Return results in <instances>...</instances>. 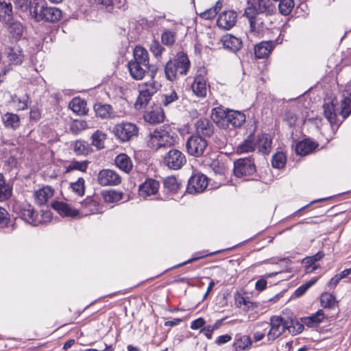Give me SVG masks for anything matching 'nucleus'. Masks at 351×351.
<instances>
[{"label":"nucleus","mask_w":351,"mask_h":351,"mask_svg":"<svg viewBox=\"0 0 351 351\" xmlns=\"http://www.w3.org/2000/svg\"><path fill=\"white\" fill-rule=\"evenodd\" d=\"M324 114L332 126L337 130L340 124L351 114V86H347L342 94L340 110L336 109L334 101L323 106Z\"/></svg>","instance_id":"obj_1"},{"label":"nucleus","mask_w":351,"mask_h":351,"mask_svg":"<svg viewBox=\"0 0 351 351\" xmlns=\"http://www.w3.org/2000/svg\"><path fill=\"white\" fill-rule=\"evenodd\" d=\"M130 76L135 80H141L149 71L150 77L154 78L157 68L149 63L148 51L141 46H136L133 50V59L128 62Z\"/></svg>","instance_id":"obj_2"},{"label":"nucleus","mask_w":351,"mask_h":351,"mask_svg":"<svg viewBox=\"0 0 351 351\" xmlns=\"http://www.w3.org/2000/svg\"><path fill=\"white\" fill-rule=\"evenodd\" d=\"M212 119L219 127L228 129L241 127L245 121L244 113L232 110L216 108L213 110Z\"/></svg>","instance_id":"obj_3"},{"label":"nucleus","mask_w":351,"mask_h":351,"mask_svg":"<svg viewBox=\"0 0 351 351\" xmlns=\"http://www.w3.org/2000/svg\"><path fill=\"white\" fill-rule=\"evenodd\" d=\"M33 19L36 21L55 23L62 17V11L58 8L49 6L45 0L33 1Z\"/></svg>","instance_id":"obj_4"},{"label":"nucleus","mask_w":351,"mask_h":351,"mask_svg":"<svg viewBox=\"0 0 351 351\" xmlns=\"http://www.w3.org/2000/svg\"><path fill=\"white\" fill-rule=\"evenodd\" d=\"M190 61L186 54L178 53L173 60H169L165 67L166 78L173 82L178 75H186L190 68Z\"/></svg>","instance_id":"obj_5"},{"label":"nucleus","mask_w":351,"mask_h":351,"mask_svg":"<svg viewBox=\"0 0 351 351\" xmlns=\"http://www.w3.org/2000/svg\"><path fill=\"white\" fill-rule=\"evenodd\" d=\"M147 146L154 150L171 147L174 143L173 136L162 128L150 132L146 138Z\"/></svg>","instance_id":"obj_6"},{"label":"nucleus","mask_w":351,"mask_h":351,"mask_svg":"<svg viewBox=\"0 0 351 351\" xmlns=\"http://www.w3.org/2000/svg\"><path fill=\"white\" fill-rule=\"evenodd\" d=\"M139 95L134 104L136 110L144 109L149 103L153 95L157 93L159 85L156 82L154 78H152L147 82L139 84Z\"/></svg>","instance_id":"obj_7"},{"label":"nucleus","mask_w":351,"mask_h":351,"mask_svg":"<svg viewBox=\"0 0 351 351\" xmlns=\"http://www.w3.org/2000/svg\"><path fill=\"white\" fill-rule=\"evenodd\" d=\"M19 215L23 220L33 226H38L43 221L45 222L51 219V213L46 212V220L40 219L38 213L35 210L34 208L27 202L22 203L19 206Z\"/></svg>","instance_id":"obj_8"},{"label":"nucleus","mask_w":351,"mask_h":351,"mask_svg":"<svg viewBox=\"0 0 351 351\" xmlns=\"http://www.w3.org/2000/svg\"><path fill=\"white\" fill-rule=\"evenodd\" d=\"M207 147L208 141L199 135H191L186 143L187 153L197 158L204 155Z\"/></svg>","instance_id":"obj_9"},{"label":"nucleus","mask_w":351,"mask_h":351,"mask_svg":"<svg viewBox=\"0 0 351 351\" xmlns=\"http://www.w3.org/2000/svg\"><path fill=\"white\" fill-rule=\"evenodd\" d=\"M113 132L121 141H128L138 135V128L134 123L123 122L114 126Z\"/></svg>","instance_id":"obj_10"},{"label":"nucleus","mask_w":351,"mask_h":351,"mask_svg":"<svg viewBox=\"0 0 351 351\" xmlns=\"http://www.w3.org/2000/svg\"><path fill=\"white\" fill-rule=\"evenodd\" d=\"M186 162L184 154L176 149H170L164 157V163L169 169H179Z\"/></svg>","instance_id":"obj_11"},{"label":"nucleus","mask_w":351,"mask_h":351,"mask_svg":"<svg viewBox=\"0 0 351 351\" xmlns=\"http://www.w3.org/2000/svg\"><path fill=\"white\" fill-rule=\"evenodd\" d=\"M255 171L254 160L250 157L239 158L234 162V173L238 178L252 175Z\"/></svg>","instance_id":"obj_12"},{"label":"nucleus","mask_w":351,"mask_h":351,"mask_svg":"<svg viewBox=\"0 0 351 351\" xmlns=\"http://www.w3.org/2000/svg\"><path fill=\"white\" fill-rule=\"evenodd\" d=\"M208 186L207 177L202 173H196L191 177L186 187V191L191 194L203 192Z\"/></svg>","instance_id":"obj_13"},{"label":"nucleus","mask_w":351,"mask_h":351,"mask_svg":"<svg viewBox=\"0 0 351 351\" xmlns=\"http://www.w3.org/2000/svg\"><path fill=\"white\" fill-rule=\"evenodd\" d=\"M247 8H253L254 13L259 15H271L276 10V6L271 0H247Z\"/></svg>","instance_id":"obj_14"},{"label":"nucleus","mask_w":351,"mask_h":351,"mask_svg":"<svg viewBox=\"0 0 351 351\" xmlns=\"http://www.w3.org/2000/svg\"><path fill=\"white\" fill-rule=\"evenodd\" d=\"M244 16H246L249 21L250 32L252 33L259 34L263 32L265 27L263 19L259 14L254 13L253 8H246Z\"/></svg>","instance_id":"obj_15"},{"label":"nucleus","mask_w":351,"mask_h":351,"mask_svg":"<svg viewBox=\"0 0 351 351\" xmlns=\"http://www.w3.org/2000/svg\"><path fill=\"white\" fill-rule=\"evenodd\" d=\"M270 329L267 333L269 341H274L285 332V319L280 316H272L270 318Z\"/></svg>","instance_id":"obj_16"},{"label":"nucleus","mask_w":351,"mask_h":351,"mask_svg":"<svg viewBox=\"0 0 351 351\" xmlns=\"http://www.w3.org/2000/svg\"><path fill=\"white\" fill-rule=\"evenodd\" d=\"M97 181L101 186H114L121 183V178L114 170L102 169L98 173Z\"/></svg>","instance_id":"obj_17"},{"label":"nucleus","mask_w":351,"mask_h":351,"mask_svg":"<svg viewBox=\"0 0 351 351\" xmlns=\"http://www.w3.org/2000/svg\"><path fill=\"white\" fill-rule=\"evenodd\" d=\"M237 21V14L234 10H226L221 12L217 19V25L223 29H230Z\"/></svg>","instance_id":"obj_18"},{"label":"nucleus","mask_w":351,"mask_h":351,"mask_svg":"<svg viewBox=\"0 0 351 351\" xmlns=\"http://www.w3.org/2000/svg\"><path fill=\"white\" fill-rule=\"evenodd\" d=\"M197 134L204 137H210L214 132V128L210 121L206 118H200L195 123Z\"/></svg>","instance_id":"obj_19"},{"label":"nucleus","mask_w":351,"mask_h":351,"mask_svg":"<svg viewBox=\"0 0 351 351\" xmlns=\"http://www.w3.org/2000/svg\"><path fill=\"white\" fill-rule=\"evenodd\" d=\"M191 88L194 95L198 97H205L207 93V84L204 76L202 74H197L194 77Z\"/></svg>","instance_id":"obj_20"},{"label":"nucleus","mask_w":351,"mask_h":351,"mask_svg":"<svg viewBox=\"0 0 351 351\" xmlns=\"http://www.w3.org/2000/svg\"><path fill=\"white\" fill-rule=\"evenodd\" d=\"M271 143L272 140L269 134H258L255 141V148L258 149V152L267 155L271 151Z\"/></svg>","instance_id":"obj_21"},{"label":"nucleus","mask_w":351,"mask_h":351,"mask_svg":"<svg viewBox=\"0 0 351 351\" xmlns=\"http://www.w3.org/2000/svg\"><path fill=\"white\" fill-rule=\"evenodd\" d=\"M94 110L97 117L101 119H108L121 116L114 112L112 106L110 104H95L94 105Z\"/></svg>","instance_id":"obj_22"},{"label":"nucleus","mask_w":351,"mask_h":351,"mask_svg":"<svg viewBox=\"0 0 351 351\" xmlns=\"http://www.w3.org/2000/svg\"><path fill=\"white\" fill-rule=\"evenodd\" d=\"M159 182L154 179H147L139 186V195L147 197L151 195H155L159 189Z\"/></svg>","instance_id":"obj_23"},{"label":"nucleus","mask_w":351,"mask_h":351,"mask_svg":"<svg viewBox=\"0 0 351 351\" xmlns=\"http://www.w3.org/2000/svg\"><path fill=\"white\" fill-rule=\"evenodd\" d=\"M145 121L150 124H157L164 119V112L160 106H155L146 111L143 114Z\"/></svg>","instance_id":"obj_24"},{"label":"nucleus","mask_w":351,"mask_h":351,"mask_svg":"<svg viewBox=\"0 0 351 351\" xmlns=\"http://www.w3.org/2000/svg\"><path fill=\"white\" fill-rule=\"evenodd\" d=\"M325 318L326 315L324 311L319 309L311 316L301 318V321L308 328H315L318 326Z\"/></svg>","instance_id":"obj_25"},{"label":"nucleus","mask_w":351,"mask_h":351,"mask_svg":"<svg viewBox=\"0 0 351 351\" xmlns=\"http://www.w3.org/2000/svg\"><path fill=\"white\" fill-rule=\"evenodd\" d=\"M53 195V190L49 186H46L34 192V199L37 204L43 205Z\"/></svg>","instance_id":"obj_26"},{"label":"nucleus","mask_w":351,"mask_h":351,"mask_svg":"<svg viewBox=\"0 0 351 351\" xmlns=\"http://www.w3.org/2000/svg\"><path fill=\"white\" fill-rule=\"evenodd\" d=\"M52 207L62 216L75 217L78 215L77 210L63 202H56L52 204Z\"/></svg>","instance_id":"obj_27"},{"label":"nucleus","mask_w":351,"mask_h":351,"mask_svg":"<svg viewBox=\"0 0 351 351\" xmlns=\"http://www.w3.org/2000/svg\"><path fill=\"white\" fill-rule=\"evenodd\" d=\"M0 21L8 24L13 21V10L11 2L0 1Z\"/></svg>","instance_id":"obj_28"},{"label":"nucleus","mask_w":351,"mask_h":351,"mask_svg":"<svg viewBox=\"0 0 351 351\" xmlns=\"http://www.w3.org/2000/svg\"><path fill=\"white\" fill-rule=\"evenodd\" d=\"M317 146L313 141L311 139H304L296 144L295 152L298 155L306 156L311 153Z\"/></svg>","instance_id":"obj_29"},{"label":"nucleus","mask_w":351,"mask_h":351,"mask_svg":"<svg viewBox=\"0 0 351 351\" xmlns=\"http://www.w3.org/2000/svg\"><path fill=\"white\" fill-rule=\"evenodd\" d=\"M221 42L226 49H228L234 52L239 50L242 46L241 39L231 34L223 36L221 38Z\"/></svg>","instance_id":"obj_30"},{"label":"nucleus","mask_w":351,"mask_h":351,"mask_svg":"<svg viewBox=\"0 0 351 351\" xmlns=\"http://www.w3.org/2000/svg\"><path fill=\"white\" fill-rule=\"evenodd\" d=\"M274 47L273 41H263L254 47V53L257 58H267Z\"/></svg>","instance_id":"obj_31"},{"label":"nucleus","mask_w":351,"mask_h":351,"mask_svg":"<svg viewBox=\"0 0 351 351\" xmlns=\"http://www.w3.org/2000/svg\"><path fill=\"white\" fill-rule=\"evenodd\" d=\"M1 120L6 128L14 130L17 129L21 124L20 117L12 112H6L3 114Z\"/></svg>","instance_id":"obj_32"},{"label":"nucleus","mask_w":351,"mask_h":351,"mask_svg":"<svg viewBox=\"0 0 351 351\" xmlns=\"http://www.w3.org/2000/svg\"><path fill=\"white\" fill-rule=\"evenodd\" d=\"M114 162L119 169L125 173L130 172L133 167L130 158L125 154H120L117 156Z\"/></svg>","instance_id":"obj_33"},{"label":"nucleus","mask_w":351,"mask_h":351,"mask_svg":"<svg viewBox=\"0 0 351 351\" xmlns=\"http://www.w3.org/2000/svg\"><path fill=\"white\" fill-rule=\"evenodd\" d=\"M11 104L16 110H24L27 108L29 96L27 94L22 95H14L11 97Z\"/></svg>","instance_id":"obj_34"},{"label":"nucleus","mask_w":351,"mask_h":351,"mask_svg":"<svg viewBox=\"0 0 351 351\" xmlns=\"http://www.w3.org/2000/svg\"><path fill=\"white\" fill-rule=\"evenodd\" d=\"M6 25H8L9 33L13 38L19 40L22 38L24 31V27L22 23L19 21H12Z\"/></svg>","instance_id":"obj_35"},{"label":"nucleus","mask_w":351,"mask_h":351,"mask_svg":"<svg viewBox=\"0 0 351 351\" xmlns=\"http://www.w3.org/2000/svg\"><path fill=\"white\" fill-rule=\"evenodd\" d=\"M15 8L29 15L33 19V1L31 0H14Z\"/></svg>","instance_id":"obj_36"},{"label":"nucleus","mask_w":351,"mask_h":351,"mask_svg":"<svg viewBox=\"0 0 351 351\" xmlns=\"http://www.w3.org/2000/svg\"><path fill=\"white\" fill-rule=\"evenodd\" d=\"M8 58L12 64L17 65L22 63L24 60V55L19 47H14L9 49Z\"/></svg>","instance_id":"obj_37"},{"label":"nucleus","mask_w":351,"mask_h":351,"mask_svg":"<svg viewBox=\"0 0 351 351\" xmlns=\"http://www.w3.org/2000/svg\"><path fill=\"white\" fill-rule=\"evenodd\" d=\"M252 345V340L247 335H237L234 347L237 351L249 349Z\"/></svg>","instance_id":"obj_38"},{"label":"nucleus","mask_w":351,"mask_h":351,"mask_svg":"<svg viewBox=\"0 0 351 351\" xmlns=\"http://www.w3.org/2000/svg\"><path fill=\"white\" fill-rule=\"evenodd\" d=\"M324 256L322 252H318L316 254L312 256L306 257L303 260V263L305 265L307 272H311L317 268L315 263L321 260Z\"/></svg>","instance_id":"obj_39"},{"label":"nucleus","mask_w":351,"mask_h":351,"mask_svg":"<svg viewBox=\"0 0 351 351\" xmlns=\"http://www.w3.org/2000/svg\"><path fill=\"white\" fill-rule=\"evenodd\" d=\"M86 103L79 97L73 98L69 104V108L77 114H84Z\"/></svg>","instance_id":"obj_40"},{"label":"nucleus","mask_w":351,"mask_h":351,"mask_svg":"<svg viewBox=\"0 0 351 351\" xmlns=\"http://www.w3.org/2000/svg\"><path fill=\"white\" fill-rule=\"evenodd\" d=\"M88 162L87 161L72 160L67 165L64 166L65 173H70L73 171L85 172L87 169Z\"/></svg>","instance_id":"obj_41"},{"label":"nucleus","mask_w":351,"mask_h":351,"mask_svg":"<svg viewBox=\"0 0 351 351\" xmlns=\"http://www.w3.org/2000/svg\"><path fill=\"white\" fill-rule=\"evenodd\" d=\"M337 303L335 297L328 292L323 293L320 295V304L324 308L332 309Z\"/></svg>","instance_id":"obj_42"},{"label":"nucleus","mask_w":351,"mask_h":351,"mask_svg":"<svg viewBox=\"0 0 351 351\" xmlns=\"http://www.w3.org/2000/svg\"><path fill=\"white\" fill-rule=\"evenodd\" d=\"M221 7H222V3L220 1H218L215 3V6L202 12L199 14V16L201 18H202L205 20L213 19L217 16L219 11L221 9Z\"/></svg>","instance_id":"obj_43"},{"label":"nucleus","mask_w":351,"mask_h":351,"mask_svg":"<svg viewBox=\"0 0 351 351\" xmlns=\"http://www.w3.org/2000/svg\"><path fill=\"white\" fill-rule=\"evenodd\" d=\"M73 149L77 155H87L90 153L91 147L87 142L78 140L75 142Z\"/></svg>","instance_id":"obj_44"},{"label":"nucleus","mask_w":351,"mask_h":351,"mask_svg":"<svg viewBox=\"0 0 351 351\" xmlns=\"http://www.w3.org/2000/svg\"><path fill=\"white\" fill-rule=\"evenodd\" d=\"M71 191L78 196H83L85 191V180L83 178H79L76 182L70 183Z\"/></svg>","instance_id":"obj_45"},{"label":"nucleus","mask_w":351,"mask_h":351,"mask_svg":"<svg viewBox=\"0 0 351 351\" xmlns=\"http://www.w3.org/2000/svg\"><path fill=\"white\" fill-rule=\"evenodd\" d=\"M106 138V135L105 133L100 130H97L92 135V145L96 147L97 149H103Z\"/></svg>","instance_id":"obj_46"},{"label":"nucleus","mask_w":351,"mask_h":351,"mask_svg":"<svg viewBox=\"0 0 351 351\" xmlns=\"http://www.w3.org/2000/svg\"><path fill=\"white\" fill-rule=\"evenodd\" d=\"M178 99L177 93L174 90H171L169 93H166L161 95L160 102L165 107H168L173 102Z\"/></svg>","instance_id":"obj_47"},{"label":"nucleus","mask_w":351,"mask_h":351,"mask_svg":"<svg viewBox=\"0 0 351 351\" xmlns=\"http://www.w3.org/2000/svg\"><path fill=\"white\" fill-rule=\"evenodd\" d=\"M278 1L280 13L284 16L289 15L294 7V1L293 0H280Z\"/></svg>","instance_id":"obj_48"},{"label":"nucleus","mask_w":351,"mask_h":351,"mask_svg":"<svg viewBox=\"0 0 351 351\" xmlns=\"http://www.w3.org/2000/svg\"><path fill=\"white\" fill-rule=\"evenodd\" d=\"M255 142L252 140V136H249L246 140H245L238 147V152L242 153H248L254 151L255 149Z\"/></svg>","instance_id":"obj_49"},{"label":"nucleus","mask_w":351,"mask_h":351,"mask_svg":"<svg viewBox=\"0 0 351 351\" xmlns=\"http://www.w3.org/2000/svg\"><path fill=\"white\" fill-rule=\"evenodd\" d=\"M164 186L169 192L176 193L180 188V184L173 176L167 177L164 180Z\"/></svg>","instance_id":"obj_50"},{"label":"nucleus","mask_w":351,"mask_h":351,"mask_svg":"<svg viewBox=\"0 0 351 351\" xmlns=\"http://www.w3.org/2000/svg\"><path fill=\"white\" fill-rule=\"evenodd\" d=\"M286 156L283 152H277L272 157L271 164L276 169L282 168L286 162Z\"/></svg>","instance_id":"obj_51"},{"label":"nucleus","mask_w":351,"mask_h":351,"mask_svg":"<svg viewBox=\"0 0 351 351\" xmlns=\"http://www.w3.org/2000/svg\"><path fill=\"white\" fill-rule=\"evenodd\" d=\"M103 195L106 202H116L122 199V193L114 190L106 191Z\"/></svg>","instance_id":"obj_52"},{"label":"nucleus","mask_w":351,"mask_h":351,"mask_svg":"<svg viewBox=\"0 0 351 351\" xmlns=\"http://www.w3.org/2000/svg\"><path fill=\"white\" fill-rule=\"evenodd\" d=\"M83 206L86 210L82 211V213L85 215L89 214L97 213L99 211V205L95 201L88 200L83 204Z\"/></svg>","instance_id":"obj_53"},{"label":"nucleus","mask_w":351,"mask_h":351,"mask_svg":"<svg viewBox=\"0 0 351 351\" xmlns=\"http://www.w3.org/2000/svg\"><path fill=\"white\" fill-rule=\"evenodd\" d=\"M162 42L165 45H171L176 40V33L171 30H165L161 36Z\"/></svg>","instance_id":"obj_54"},{"label":"nucleus","mask_w":351,"mask_h":351,"mask_svg":"<svg viewBox=\"0 0 351 351\" xmlns=\"http://www.w3.org/2000/svg\"><path fill=\"white\" fill-rule=\"evenodd\" d=\"M149 50L156 58H158L165 51V48L158 41L154 40L149 45Z\"/></svg>","instance_id":"obj_55"},{"label":"nucleus","mask_w":351,"mask_h":351,"mask_svg":"<svg viewBox=\"0 0 351 351\" xmlns=\"http://www.w3.org/2000/svg\"><path fill=\"white\" fill-rule=\"evenodd\" d=\"M12 188L8 184H3L0 186V202L5 201L10 197Z\"/></svg>","instance_id":"obj_56"},{"label":"nucleus","mask_w":351,"mask_h":351,"mask_svg":"<svg viewBox=\"0 0 351 351\" xmlns=\"http://www.w3.org/2000/svg\"><path fill=\"white\" fill-rule=\"evenodd\" d=\"M221 322L220 320L217 321L216 323H215L213 325H208L205 327H204L201 332H203L204 333V335L208 339H212V334L213 332L215 330H217L221 325Z\"/></svg>","instance_id":"obj_57"},{"label":"nucleus","mask_w":351,"mask_h":351,"mask_svg":"<svg viewBox=\"0 0 351 351\" xmlns=\"http://www.w3.org/2000/svg\"><path fill=\"white\" fill-rule=\"evenodd\" d=\"M316 282V280H312L308 281V282L301 285L298 287L295 291V295L296 297H301L303 295L306 291Z\"/></svg>","instance_id":"obj_58"},{"label":"nucleus","mask_w":351,"mask_h":351,"mask_svg":"<svg viewBox=\"0 0 351 351\" xmlns=\"http://www.w3.org/2000/svg\"><path fill=\"white\" fill-rule=\"evenodd\" d=\"M88 128L86 121L83 120L75 121L73 123L71 126V129L73 132H78Z\"/></svg>","instance_id":"obj_59"},{"label":"nucleus","mask_w":351,"mask_h":351,"mask_svg":"<svg viewBox=\"0 0 351 351\" xmlns=\"http://www.w3.org/2000/svg\"><path fill=\"white\" fill-rule=\"evenodd\" d=\"M285 121L287 122L289 126H293L297 121V117L294 113L288 111L285 114Z\"/></svg>","instance_id":"obj_60"},{"label":"nucleus","mask_w":351,"mask_h":351,"mask_svg":"<svg viewBox=\"0 0 351 351\" xmlns=\"http://www.w3.org/2000/svg\"><path fill=\"white\" fill-rule=\"evenodd\" d=\"M204 324L205 320L203 318L199 317L198 319L193 320L191 322V328L193 330H197L202 328L204 326Z\"/></svg>","instance_id":"obj_61"},{"label":"nucleus","mask_w":351,"mask_h":351,"mask_svg":"<svg viewBox=\"0 0 351 351\" xmlns=\"http://www.w3.org/2000/svg\"><path fill=\"white\" fill-rule=\"evenodd\" d=\"M291 324L295 325V329L297 330V335L301 333L304 328V324L296 319H291Z\"/></svg>","instance_id":"obj_62"},{"label":"nucleus","mask_w":351,"mask_h":351,"mask_svg":"<svg viewBox=\"0 0 351 351\" xmlns=\"http://www.w3.org/2000/svg\"><path fill=\"white\" fill-rule=\"evenodd\" d=\"M285 331L287 330L288 332L292 335H297V330L295 329V325L291 324V319H285Z\"/></svg>","instance_id":"obj_63"},{"label":"nucleus","mask_w":351,"mask_h":351,"mask_svg":"<svg viewBox=\"0 0 351 351\" xmlns=\"http://www.w3.org/2000/svg\"><path fill=\"white\" fill-rule=\"evenodd\" d=\"M231 339H232L231 336L228 334L221 335V336L218 337L217 339L215 340V343L217 345L224 344V343L230 341L231 340Z\"/></svg>","instance_id":"obj_64"}]
</instances>
